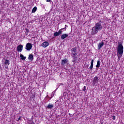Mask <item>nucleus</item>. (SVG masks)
Here are the masks:
<instances>
[{
    "label": "nucleus",
    "mask_w": 124,
    "mask_h": 124,
    "mask_svg": "<svg viewBox=\"0 0 124 124\" xmlns=\"http://www.w3.org/2000/svg\"><path fill=\"white\" fill-rule=\"evenodd\" d=\"M28 59L29 61H31V62H32L33 61V55L32 54H30L29 56Z\"/></svg>",
    "instance_id": "nucleus-11"
},
{
    "label": "nucleus",
    "mask_w": 124,
    "mask_h": 124,
    "mask_svg": "<svg viewBox=\"0 0 124 124\" xmlns=\"http://www.w3.org/2000/svg\"><path fill=\"white\" fill-rule=\"evenodd\" d=\"M46 1L47 2H50V1H51V0H46Z\"/></svg>",
    "instance_id": "nucleus-26"
},
{
    "label": "nucleus",
    "mask_w": 124,
    "mask_h": 124,
    "mask_svg": "<svg viewBox=\"0 0 124 124\" xmlns=\"http://www.w3.org/2000/svg\"><path fill=\"white\" fill-rule=\"evenodd\" d=\"M54 108V105L49 104L47 106V109H52Z\"/></svg>",
    "instance_id": "nucleus-14"
},
{
    "label": "nucleus",
    "mask_w": 124,
    "mask_h": 124,
    "mask_svg": "<svg viewBox=\"0 0 124 124\" xmlns=\"http://www.w3.org/2000/svg\"><path fill=\"white\" fill-rule=\"evenodd\" d=\"M36 10H37V7H34L33 8L32 10L31 13H34L36 11Z\"/></svg>",
    "instance_id": "nucleus-17"
},
{
    "label": "nucleus",
    "mask_w": 124,
    "mask_h": 124,
    "mask_svg": "<svg viewBox=\"0 0 124 124\" xmlns=\"http://www.w3.org/2000/svg\"><path fill=\"white\" fill-rule=\"evenodd\" d=\"M117 52L120 56H123V54H124V46L123 44H120L118 45Z\"/></svg>",
    "instance_id": "nucleus-2"
},
{
    "label": "nucleus",
    "mask_w": 124,
    "mask_h": 124,
    "mask_svg": "<svg viewBox=\"0 0 124 124\" xmlns=\"http://www.w3.org/2000/svg\"><path fill=\"white\" fill-rule=\"evenodd\" d=\"M20 57L21 59V60H22L23 61H25V60H26V57L24 56V55H23V54H20Z\"/></svg>",
    "instance_id": "nucleus-16"
},
{
    "label": "nucleus",
    "mask_w": 124,
    "mask_h": 124,
    "mask_svg": "<svg viewBox=\"0 0 124 124\" xmlns=\"http://www.w3.org/2000/svg\"><path fill=\"white\" fill-rule=\"evenodd\" d=\"M64 29H65V28L64 29H62L61 30H60L59 31L58 33H59L60 35L62 34V30H64Z\"/></svg>",
    "instance_id": "nucleus-20"
},
{
    "label": "nucleus",
    "mask_w": 124,
    "mask_h": 124,
    "mask_svg": "<svg viewBox=\"0 0 124 124\" xmlns=\"http://www.w3.org/2000/svg\"><path fill=\"white\" fill-rule=\"evenodd\" d=\"M25 33H26V35H28V32H26Z\"/></svg>",
    "instance_id": "nucleus-27"
},
{
    "label": "nucleus",
    "mask_w": 124,
    "mask_h": 124,
    "mask_svg": "<svg viewBox=\"0 0 124 124\" xmlns=\"http://www.w3.org/2000/svg\"><path fill=\"white\" fill-rule=\"evenodd\" d=\"M83 91L84 92H85V91H86V86H84L83 89Z\"/></svg>",
    "instance_id": "nucleus-25"
},
{
    "label": "nucleus",
    "mask_w": 124,
    "mask_h": 124,
    "mask_svg": "<svg viewBox=\"0 0 124 124\" xmlns=\"http://www.w3.org/2000/svg\"><path fill=\"white\" fill-rule=\"evenodd\" d=\"M71 51H72V55H73V56H77L78 55L77 47L72 48Z\"/></svg>",
    "instance_id": "nucleus-3"
},
{
    "label": "nucleus",
    "mask_w": 124,
    "mask_h": 124,
    "mask_svg": "<svg viewBox=\"0 0 124 124\" xmlns=\"http://www.w3.org/2000/svg\"><path fill=\"white\" fill-rule=\"evenodd\" d=\"M68 37V34H63L61 36V39L63 40L65 38H66V37Z\"/></svg>",
    "instance_id": "nucleus-12"
},
{
    "label": "nucleus",
    "mask_w": 124,
    "mask_h": 124,
    "mask_svg": "<svg viewBox=\"0 0 124 124\" xmlns=\"http://www.w3.org/2000/svg\"><path fill=\"white\" fill-rule=\"evenodd\" d=\"M68 60H67V59L66 58H65L62 61L61 65H64V64H66V63H68Z\"/></svg>",
    "instance_id": "nucleus-7"
},
{
    "label": "nucleus",
    "mask_w": 124,
    "mask_h": 124,
    "mask_svg": "<svg viewBox=\"0 0 124 124\" xmlns=\"http://www.w3.org/2000/svg\"><path fill=\"white\" fill-rule=\"evenodd\" d=\"M93 83L96 84L98 82V77L97 76L95 77L93 80Z\"/></svg>",
    "instance_id": "nucleus-8"
},
{
    "label": "nucleus",
    "mask_w": 124,
    "mask_h": 124,
    "mask_svg": "<svg viewBox=\"0 0 124 124\" xmlns=\"http://www.w3.org/2000/svg\"><path fill=\"white\" fill-rule=\"evenodd\" d=\"M26 32H27V33H29V32H30V30H29L28 29H26Z\"/></svg>",
    "instance_id": "nucleus-21"
},
{
    "label": "nucleus",
    "mask_w": 124,
    "mask_h": 124,
    "mask_svg": "<svg viewBox=\"0 0 124 124\" xmlns=\"http://www.w3.org/2000/svg\"><path fill=\"white\" fill-rule=\"evenodd\" d=\"M93 60H92L91 62V65L90 67L89 68V69H90V70H92L93 67Z\"/></svg>",
    "instance_id": "nucleus-13"
},
{
    "label": "nucleus",
    "mask_w": 124,
    "mask_h": 124,
    "mask_svg": "<svg viewBox=\"0 0 124 124\" xmlns=\"http://www.w3.org/2000/svg\"><path fill=\"white\" fill-rule=\"evenodd\" d=\"M101 124H103V123L102 122V123H101Z\"/></svg>",
    "instance_id": "nucleus-29"
},
{
    "label": "nucleus",
    "mask_w": 124,
    "mask_h": 124,
    "mask_svg": "<svg viewBox=\"0 0 124 124\" xmlns=\"http://www.w3.org/2000/svg\"><path fill=\"white\" fill-rule=\"evenodd\" d=\"M41 46L42 47H44V48H46V47H47V46H49V42L47 41L44 42L41 44Z\"/></svg>",
    "instance_id": "nucleus-6"
},
{
    "label": "nucleus",
    "mask_w": 124,
    "mask_h": 124,
    "mask_svg": "<svg viewBox=\"0 0 124 124\" xmlns=\"http://www.w3.org/2000/svg\"><path fill=\"white\" fill-rule=\"evenodd\" d=\"M101 21H100L99 22H97L95 24V26L93 27L92 29V34L93 35H94V34H96L98 32V31H101L103 29L102 25H101Z\"/></svg>",
    "instance_id": "nucleus-1"
},
{
    "label": "nucleus",
    "mask_w": 124,
    "mask_h": 124,
    "mask_svg": "<svg viewBox=\"0 0 124 124\" xmlns=\"http://www.w3.org/2000/svg\"><path fill=\"white\" fill-rule=\"evenodd\" d=\"M104 45V43L103 42L100 43L98 45V50H100L102 46Z\"/></svg>",
    "instance_id": "nucleus-9"
},
{
    "label": "nucleus",
    "mask_w": 124,
    "mask_h": 124,
    "mask_svg": "<svg viewBox=\"0 0 124 124\" xmlns=\"http://www.w3.org/2000/svg\"><path fill=\"white\" fill-rule=\"evenodd\" d=\"M54 36H59L60 35V33H59V32H56L54 33Z\"/></svg>",
    "instance_id": "nucleus-19"
},
{
    "label": "nucleus",
    "mask_w": 124,
    "mask_h": 124,
    "mask_svg": "<svg viewBox=\"0 0 124 124\" xmlns=\"http://www.w3.org/2000/svg\"><path fill=\"white\" fill-rule=\"evenodd\" d=\"M73 60L72 61L73 62H77V60H76L77 58H76V56H73Z\"/></svg>",
    "instance_id": "nucleus-18"
},
{
    "label": "nucleus",
    "mask_w": 124,
    "mask_h": 124,
    "mask_svg": "<svg viewBox=\"0 0 124 124\" xmlns=\"http://www.w3.org/2000/svg\"><path fill=\"white\" fill-rule=\"evenodd\" d=\"M17 52H22L23 51V45H19L17 47Z\"/></svg>",
    "instance_id": "nucleus-5"
},
{
    "label": "nucleus",
    "mask_w": 124,
    "mask_h": 124,
    "mask_svg": "<svg viewBox=\"0 0 124 124\" xmlns=\"http://www.w3.org/2000/svg\"><path fill=\"white\" fill-rule=\"evenodd\" d=\"M96 67H97V68H99V67H100V61L99 60L97 61Z\"/></svg>",
    "instance_id": "nucleus-15"
},
{
    "label": "nucleus",
    "mask_w": 124,
    "mask_h": 124,
    "mask_svg": "<svg viewBox=\"0 0 124 124\" xmlns=\"http://www.w3.org/2000/svg\"><path fill=\"white\" fill-rule=\"evenodd\" d=\"M65 27H67L66 25H65Z\"/></svg>",
    "instance_id": "nucleus-28"
},
{
    "label": "nucleus",
    "mask_w": 124,
    "mask_h": 124,
    "mask_svg": "<svg viewBox=\"0 0 124 124\" xmlns=\"http://www.w3.org/2000/svg\"><path fill=\"white\" fill-rule=\"evenodd\" d=\"M31 48H32V46L31 44L28 43L26 44L25 49L27 50V51H30L31 50Z\"/></svg>",
    "instance_id": "nucleus-4"
},
{
    "label": "nucleus",
    "mask_w": 124,
    "mask_h": 124,
    "mask_svg": "<svg viewBox=\"0 0 124 124\" xmlns=\"http://www.w3.org/2000/svg\"><path fill=\"white\" fill-rule=\"evenodd\" d=\"M118 61H120V60L121 59V57H122V56H119V55H118Z\"/></svg>",
    "instance_id": "nucleus-23"
},
{
    "label": "nucleus",
    "mask_w": 124,
    "mask_h": 124,
    "mask_svg": "<svg viewBox=\"0 0 124 124\" xmlns=\"http://www.w3.org/2000/svg\"><path fill=\"white\" fill-rule=\"evenodd\" d=\"M21 118H22V116H20L17 120H16V121L17 122H19V121H20V120H21Z\"/></svg>",
    "instance_id": "nucleus-22"
},
{
    "label": "nucleus",
    "mask_w": 124,
    "mask_h": 124,
    "mask_svg": "<svg viewBox=\"0 0 124 124\" xmlns=\"http://www.w3.org/2000/svg\"><path fill=\"white\" fill-rule=\"evenodd\" d=\"M112 120H116V116H113L112 117Z\"/></svg>",
    "instance_id": "nucleus-24"
},
{
    "label": "nucleus",
    "mask_w": 124,
    "mask_h": 124,
    "mask_svg": "<svg viewBox=\"0 0 124 124\" xmlns=\"http://www.w3.org/2000/svg\"><path fill=\"white\" fill-rule=\"evenodd\" d=\"M9 62H10V61L9 60H7V59L4 60V63L6 65H7V66H8V65H9V64H10V63H9Z\"/></svg>",
    "instance_id": "nucleus-10"
}]
</instances>
